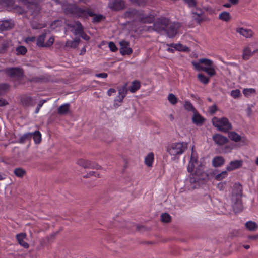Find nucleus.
Segmentation results:
<instances>
[{
  "instance_id": "f257e3e1",
  "label": "nucleus",
  "mask_w": 258,
  "mask_h": 258,
  "mask_svg": "<svg viewBox=\"0 0 258 258\" xmlns=\"http://www.w3.org/2000/svg\"><path fill=\"white\" fill-rule=\"evenodd\" d=\"M66 11L75 15L78 18H87L88 16L93 17L92 21L93 23L100 22L105 18L101 14H95L88 9H82L74 4L68 5L66 8Z\"/></svg>"
},
{
  "instance_id": "f03ea898",
  "label": "nucleus",
  "mask_w": 258,
  "mask_h": 258,
  "mask_svg": "<svg viewBox=\"0 0 258 258\" xmlns=\"http://www.w3.org/2000/svg\"><path fill=\"white\" fill-rule=\"evenodd\" d=\"M195 69L199 71H204L212 77L216 74V71L212 60L207 58H200L198 62L192 61Z\"/></svg>"
},
{
  "instance_id": "7ed1b4c3",
  "label": "nucleus",
  "mask_w": 258,
  "mask_h": 258,
  "mask_svg": "<svg viewBox=\"0 0 258 258\" xmlns=\"http://www.w3.org/2000/svg\"><path fill=\"white\" fill-rule=\"evenodd\" d=\"M187 149L186 142H175L169 144L166 148L167 152L173 156H180Z\"/></svg>"
},
{
  "instance_id": "20e7f679",
  "label": "nucleus",
  "mask_w": 258,
  "mask_h": 258,
  "mask_svg": "<svg viewBox=\"0 0 258 258\" xmlns=\"http://www.w3.org/2000/svg\"><path fill=\"white\" fill-rule=\"evenodd\" d=\"M213 125L219 131L227 133L232 129V124L226 117L218 118L214 117L212 119Z\"/></svg>"
},
{
  "instance_id": "39448f33",
  "label": "nucleus",
  "mask_w": 258,
  "mask_h": 258,
  "mask_svg": "<svg viewBox=\"0 0 258 258\" xmlns=\"http://www.w3.org/2000/svg\"><path fill=\"white\" fill-rule=\"evenodd\" d=\"M5 74L9 77L21 80L24 75L23 69L20 67L7 68L5 70Z\"/></svg>"
},
{
  "instance_id": "423d86ee",
  "label": "nucleus",
  "mask_w": 258,
  "mask_h": 258,
  "mask_svg": "<svg viewBox=\"0 0 258 258\" xmlns=\"http://www.w3.org/2000/svg\"><path fill=\"white\" fill-rule=\"evenodd\" d=\"M170 19L164 17H161L156 19L153 24V29L159 33L164 32Z\"/></svg>"
},
{
  "instance_id": "0eeeda50",
  "label": "nucleus",
  "mask_w": 258,
  "mask_h": 258,
  "mask_svg": "<svg viewBox=\"0 0 258 258\" xmlns=\"http://www.w3.org/2000/svg\"><path fill=\"white\" fill-rule=\"evenodd\" d=\"M181 26V25L180 23L171 22L170 21L164 33L169 38H173L177 34L178 30L180 28Z\"/></svg>"
},
{
  "instance_id": "6e6552de",
  "label": "nucleus",
  "mask_w": 258,
  "mask_h": 258,
  "mask_svg": "<svg viewBox=\"0 0 258 258\" xmlns=\"http://www.w3.org/2000/svg\"><path fill=\"white\" fill-rule=\"evenodd\" d=\"M108 7L112 11H119L125 8V3L123 0H111Z\"/></svg>"
},
{
  "instance_id": "1a4fd4ad",
  "label": "nucleus",
  "mask_w": 258,
  "mask_h": 258,
  "mask_svg": "<svg viewBox=\"0 0 258 258\" xmlns=\"http://www.w3.org/2000/svg\"><path fill=\"white\" fill-rule=\"evenodd\" d=\"M11 45V41L3 37L0 36V54L6 53Z\"/></svg>"
},
{
  "instance_id": "9d476101",
  "label": "nucleus",
  "mask_w": 258,
  "mask_h": 258,
  "mask_svg": "<svg viewBox=\"0 0 258 258\" xmlns=\"http://www.w3.org/2000/svg\"><path fill=\"white\" fill-rule=\"evenodd\" d=\"M10 86L6 83L0 84V96L5 95L9 90ZM8 104V102L4 99L0 98V106H4Z\"/></svg>"
},
{
  "instance_id": "9b49d317",
  "label": "nucleus",
  "mask_w": 258,
  "mask_h": 258,
  "mask_svg": "<svg viewBox=\"0 0 258 258\" xmlns=\"http://www.w3.org/2000/svg\"><path fill=\"white\" fill-rule=\"evenodd\" d=\"M242 195V185L239 183H235L232 189V200H234V198H241Z\"/></svg>"
},
{
  "instance_id": "f8f14e48",
  "label": "nucleus",
  "mask_w": 258,
  "mask_h": 258,
  "mask_svg": "<svg viewBox=\"0 0 258 258\" xmlns=\"http://www.w3.org/2000/svg\"><path fill=\"white\" fill-rule=\"evenodd\" d=\"M213 140L218 146H223L227 144L228 139L227 137L221 135L220 134H216L213 136Z\"/></svg>"
},
{
  "instance_id": "ddd939ff",
  "label": "nucleus",
  "mask_w": 258,
  "mask_h": 258,
  "mask_svg": "<svg viewBox=\"0 0 258 258\" xmlns=\"http://www.w3.org/2000/svg\"><path fill=\"white\" fill-rule=\"evenodd\" d=\"M155 20V17L153 14H150L145 15L142 12L139 15V20L142 23L151 24Z\"/></svg>"
},
{
  "instance_id": "4468645a",
  "label": "nucleus",
  "mask_w": 258,
  "mask_h": 258,
  "mask_svg": "<svg viewBox=\"0 0 258 258\" xmlns=\"http://www.w3.org/2000/svg\"><path fill=\"white\" fill-rule=\"evenodd\" d=\"M243 164L242 160H236L231 161L226 167V170L228 171H231L240 168Z\"/></svg>"
},
{
  "instance_id": "2eb2a0df",
  "label": "nucleus",
  "mask_w": 258,
  "mask_h": 258,
  "mask_svg": "<svg viewBox=\"0 0 258 258\" xmlns=\"http://www.w3.org/2000/svg\"><path fill=\"white\" fill-rule=\"evenodd\" d=\"M77 163L79 165L83 167L84 168H96L99 169V166L97 164L91 163L88 160L84 159H80Z\"/></svg>"
},
{
  "instance_id": "dca6fc26",
  "label": "nucleus",
  "mask_w": 258,
  "mask_h": 258,
  "mask_svg": "<svg viewBox=\"0 0 258 258\" xmlns=\"http://www.w3.org/2000/svg\"><path fill=\"white\" fill-rule=\"evenodd\" d=\"M233 202L232 208L235 213H239L243 210L241 198H234Z\"/></svg>"
},
{
  "instance_id": "f3484780",
  "label": "nucleus",
  "mask_w": 258,
  "mask_h": 258,
  "mask_svg": "<svg viewBox=\"0 0 258 258\" xmlns=\"http://www.w3.org/2000/svg\"><path fill=\"white\" fill-rule=\"evenodd\" d=\"M14 26L13 22L12 20H3L0 21V30L6 31L12 29Z\"/></svg>"
},
{
  "instance_id": "a211bd4d",
  "label": "nucleus",
  "mask_w": 258,
  "mask_h": 258,
  "mask_svg": "<svg viewBox=\"0 0 258 258\" xmlns=\"http://www.w3.org/2000/svg\"><path fill=\"white\" fill-rule=\"evenodd\" d=\"M70 27L74 29V34L75 35H80L84 32L83 27L79 21L75 22V24L70 25Z\"/></svg>"
},
{
  "instance_id": "6ab92c4d",
  "label": "nucleus",
  "mask_w": 258,
  "mask_h": 258,
  "mask_svg": "<svg viewBox=\"0 0 258 258\" xmlns=\"http://www.w3.org/2000/svg\"><path fill=\"white\" fill-rule=\"evenodd\" d=\"M26 235L25 233H21L17 234L16 239L20 245L25 248H28L29 247V244L24 240L26 238Z\"/></svg>"
},
{
  "instance_id": "aec40b11",
  "label": "nucleus",
  "mask_w": 258,
  "mask_h": 258,
  "mask_svg": "<svg viewBox=\"0 0 258 258\" xmlns=\"http://www.w3.org/2000/svg\"><path fill=\"white\" fill-rule=\"evenodd\" d=\"M23 4L28 5V8H35L37 10H39L38 3L41 0H20Z\"/></svg>"
},
{
  "instance_id": "412c9836",
  "label": "nucleus",
  "mask_w": 258,
  "mask_h": 258,
  "mask_svg": "<svg viewBox=\"0 0 258 258\" xmlns=\"http://www.w3.org/2000/svg\"><path fill=\"white\" fill-rule=\"evenodd\" d=\"M192 122L197 126H201L205 121V118L199 113L195 112L192 118Z\"/></svg>"
},
{
  "instance_id": "4be33fe9",
  "label": "nucleus",
  "mask_w": 258,
  "mask_h": 258,
  "mask_svg": "<svg viewBox=\"0 0 258 258\" xmlns=\"http://www.w3.org/2000/svg\"><path fill=\"white\" fill-rule=\"evenodd\" d=\"M169 46L174 48L176 50L181 52H188L189 48L186 46L183 45L180 43H171L168 45Z\"/></svg>"
},
{
  "instance_id": "5701e85b",
  "label": "nucleus",
  "mask_w": 258,
  "mask_h": 258,
  "mask_svg": "<svg viewBox=\"0 0 258 258\" xmlns=\"http://www.w3.org/2000/svg\"><path fill=\"white\" fill-rule=\"evenodd\" d=\"M236 32L246 38H250L253 35V32L251 30L243 28H238L236 29Z\"/></svg>"
},
{
  "instance_id": "b1692460",
  "label": "nucleus",
  "mask_w": 258,
  "mask_h": 258,
  "mask_svg": "<svg viewBox=\"0 0 258 258\" xmlns=\"http://www.w3.org/2000/svg\"><path fill=\"white\" fill-rule=\"evenodd\" d=\"M225 163L224 158L221 156H218L213 158L212 160V165L215 167H218L222 166Z\"/></svg>"
},
{
  "instance_id": "393cba45",
  "label": "nucleus",
  "mask_w": 258,
  "mask_h": 258,
  "mask_svg": "<svg viewBox=\"0 0 258 258\" xmlns=\"http://www.w3.org/2000/svg\"><path fill=\"white\" fill-rule=\"evenodd\" d=\"M141 87V82L138 80H134L131 85L128 88V91L131 93H135L140 89Z\"/></svg>"
},
{
  "instance_id": "a878e982",
  "label": "nucleus",
  "mask_w": 258,
  "mask_h": 258,
  "mask_svg": "<svg viewBox=\"0 0 258 258\" xmlns=\"http://www.w3.org/2000/svg\"><path fill=\"white\" fill-rule=\"evenodd\" d=\"M80 42V39L79 37H76L73 41L68 40L66 43V46L76 48L78 47Z\"/></svg>"
},
{
  "instance_id": "bb28decb",
  "label": "nucleus",
  "mask_w": 258,
  "mask_h": 258,
  "mask_svg": "<svg viewBox=\"0 0 258 258\" xmlns=\"http://www.w3.org/2000/svg\"><path fill=\"white\" fill-rule=\"evenodd\" d=\"M154 161V154L153 152L149 153L145 158V164L148 167H152Z\"/></svg>"
},
{
  "instance_id": "cd10ccee",
  "label": "nucleus",
  "mask_w": 258,
  "mask_h": 258,
  "mask_svg": "<svg viewBox=\"0 0 258 258\" xmlns=\"http://www.w3.org/2000/svg\"><path fill=\"white\" fill-rule=\"evenodd\" d=\"M70 109V104L66 103L61 105L58 108V113L60 115H64L68 113Z\"/></svg>"
},
{
  "instance_id": "c85d7f7f",
  "label": "nucleus",
  "mask_w": 258,
  "mask_h": 258,
  "mask_svg": "<svg viewBox=\"0 0 258 258\" xmlns=\"http://www.w3.org/2000/svg\"><path fill=\"white\" fill-rule=\"evenodd\" d=\"M256 51V50L252 51L249 47H245L243 50V59L245 60H248L249 57Z\"/></svg>"
},
{
  "instance_id": "c756f323",
  "label": "nucleus",
  "mask_w": 258,
  "mask_h": 258,
  "mask_svg": "<svg viewBox=\"0 0 258 258\" xmlns=\"http://www.w3.org/2000/svg\"><path fill=\"white\" fill-rule=\"evenodd\" d=\"M197 159L195 158L193 154H192L187 167V170L188 172L192 173L194 172V164L197 163Z\"/></svg>"
},
{
  "instance_id": "7c9ffc66",
  "label": "nucleus",
  "mask_w": 258,
  "mask_h": 258,
  "mask_svg": "<svg viewBox=\"0 0 258 258\" xmlns=\"http://www.w3.org/2000/svg\"><path fill=\"white\" fill-rule=\"evenodd\" d=\"M228 137L230 140L235 142H238L241 140V137L234 131L230 132L228 133Z\"/></svg>"
},
{
  "instance_id": "2f4dec72",
  "label": "nucleus",
  "mask_w": 258,
  "mask_h": 258,
  "mask_svg": "<svg viewBox=\"0 0 258 258\" xmlns=\"http://www.w3.org/2000/svg\"><path fill=\"white\" fill-rule=\"evenodd\" d=\"M46 34L45 33L40 35L37 39V45L40 47H44V41L46 38Z\"/></svg>"
},
{
  "instance_id": "473e14b6",
  "label": "nucleus",
  "mask_w": 258,
  "mask_h": 258,
  "mask_svg": "<svg viewBox=\"0 0 258 258\" xmlns=\"http://www.w3.org/2000/svg\"><path fill=\"white\" fill-rule=\"evenodd\" d=\"M141 12V11H139L136 9H131L125 12V15L126 17H128L130 18L137 17L139 18Z\"/></svg>"
},
{
  "instance_id": "72a5a7b5",
  "label": "nucleus",
  "mask_w": 258,
  "mask_h": 258,
  "mask_svg": "<svg viewBox=\"0 0 258 258\" xmlns=\"http://www.w3.org/2000/svg\"><path fill=\"white\" fill-rule=\"evenodd\" d=\"M128 89L127 88V84L124 85L121 88H119L118 90V94L119 95H120V100H123V99L126 96Z\"/></svg>"
},
{
  "instance_id": "f704fd0d",
  "label": "nucleus",
  "mask_w": 258,
  "mask_h": 258,
  "mask_svg": "<svg viewBox=\"0 0 258 258\" xmlns=\"http://www.w3.org/2000/svg\"><path fill=\"white\" fill-rule=\"evenodd\" d=\"M231 16L228 12H223L219 14V19L223 21L228 22L231 19Z\"/></svg>"
},
{
  "instance_id": "c9c22d12",
  "label": "nucleus",
  "mask_w": 258,
  "mask_h": 258,
  "mask_svg": "<svg viewBox=\"0 0 258 258\" xmlns=\"http://www.w3.org/2000/svg\"><path fill=\"white\" fill-rule=\"evenodd\" d=\"M32 136V133H26L20 137L19 139V142L21 143H24L26 141L30 140Z\"/></svg>"
},
{
  "instance_id": "e433bc0d",
  "label": "nucleus",
  "mask_w": 258,
  "mask_h": 258,
  "mask_svg": "<svg viewBox=\"0 0 258 258\" xmlns=\"http://www.w3.org/2000/svg\"><path fill=\"white\" fill-rule=\"evenodd\" d=\"M245 227L249 231H255L257 228V225L255 222L249 221L245 223Z\"/></svg>"
},
{
  "instance_id": "4c0bfd02",
  "label": "nucleus",
  "mask_w": 258,
  "mask_h": 258,
  "mask_svg": "<svg viewBox=\"0 0 258 258\" xmlns=\"http://www.w3.org/2000/svg\"><path fill=\"white\" fill-rule=\"evenodd\" d=\"M17 55H24L27 52V48L24 46H19L16 49Z\"/></svg>"
},
{
  "instance_id": "58836bf2",
  "label": "nucleus",
  "mask_w": 258,
  "mask_h": 258,
  "mask_svg": "<svg viewBox=\"0 0 258 258\" xmlns=\"http://www.w3.org/2000/svg\"><path fill=\"white\" fill-rule=\"evenodd\" d=\"M22 102L23 104L26 106L31 105L33 102V99L30 96H25L22 98Z\"/></svg>"
},
{
  "instance_id": "ea45409f",
  "label": "nucleus",
  "mask_w": 258,
  "mask_h": 258,
  "mask_svg": "<svg viewBox=\"0 0 258 258\" xmlns=\"http://www.w3.org/2000/svg\"><path fill=\"white\" fill-rule=\"evenodd\" d=\"M33 134V139L35 143L39 144L41 141V133L39 131H35Z\"/></svg>"
},
{
  "instance_id": "a19ab883",
  "label": "nucleus",
  "mask_w": 258,
  "mask_h": 258,
  "mask_svg": "<svg viewBox=\"0 0 258 258\" xmlns=\"http://www.w3.org/2000/svg\"><path fill=\"white\" fill-rule=\"evenodd\" d=\"M14 173L18 177H22L26 174V171L21 168H17L14 170Z\"/></svg>"
},
{
  "instance_id": "79ce46f5",
  "label": "nucleus",
  "mask_w": 258,
  "mask_h": 258,
  "mask_svg": "<svg viewBox=\"0 0 258 258\" xmlns=\"http://www.w3.org/2000/svg\"><path fill=\"white\" fill-rule=\"evenodd\" d=\"M198 78L204 84H207L209 82V78L203 74H198Z\"/></svg>"
},
{
  "instance_id": "37998d69",
  "label": "nucleus",
  "mask_w": 258,
  "mask_h": 258,
  "mask_svg": "<svg viewBox=\"0 0 258 258\" xmlns=\"http://www.w3.org/2000/svg\"><path fill=\"white\" fill-rule=\"evenodd\" d=\"M184 107L185 110L188 111L194 112L196 111L195 107L191 102L189 101H185L184 105Z\"/></svg>"
},
{
  "instance_id": "c03bdc74",
  "label": "nucleus",
  "mask_w": 258,
  "mask_h": 258,
  "mask_svg": "<svg viewBox=\"0 0 258 258\" xmlns=\"http://www.w3.org/2000/svg\"><path fill=\"white\" fill-rule=\"evenodd\" d=\"M168 100L169 102L172 105H175L178 102V98L174 94L172 93H170L168 95Z\"/></svg>"
},
{
  "instance_id": "a18cd8bd",
  "label": "nucleus",
  "mask_w": 258,
  "mask_h": 258,
  "mask_svg": "<svg viewBox=\"0 0 258 258\" xmlns=\"http://www.w3.org/2000/svg\"><path fill=\"white\" fill-rule=\"evenodd\" d=\"M14 3V0H0V4L4 5L9 7H13Z\"/></svg>"
},
{
  "instance_id": "49530a36",
  "label": "nucleus",
  "mask_w": 258,
  "mask_h": 258,
  "mask_svg": "<svg viewBox=\"0 0 258 258\" xmlns=\"http://www.w3.org/2000/svg\"><path fill=\"white\" fill-rule=\"evenodd\" d=\"M228 175V173L226 171H222L221 173L217 174L215 176V179L218 181H220L226 177Z\"/></svg>"
},
{
  "instance_id": "de8ad7c7",
  "label": "nucleus",
  "mask_w": 258,
  "mask_h": 258,
  "mask_svg": "<svg viewBox=\"0 0 258 258\" xmlns=\"http://www.w3.org/2000/svg\"><path fill=\"white\" fill-rule=\"evenodd\" d=\"M161 218L162 221L163 222L168 223L171 220V216L166 213H163L161 216Z\"/></svg>"
},
{
  "instance_id": "09e8293b",
  "label": "nucleus",
  "mask_w": 258,
  "mask_h": 258,
  "mask_svg": "<svg viewBox=\"0 0 258 258\" xmlns=\"http://www.w3.org/2000/svg\"><path fill=\"white\" fill-rule=\"evenodd\" d=\"M120 52L122 55H130L133 53V50L131 48L127 47L123 49H120Z\"/></svg>"
},
{
  "instance_id": "8fccbe9b",
  "label": "nucleus",
  "mask_w": 258,
  "mask_h": 258,
  "mask_svg": "<svg viewBox=\"0 0 258 258\" xmlns=\"http://www.w3.org/2000/svg\"><path fill=\"white\" fill-rule=\"evenodd\" d=\"M184 3L186 4L190 8L195 7L197 6L196 0H183Z\"/></svg>"
},
{
  "instance_id": "3c124183",
  "label": "nucleus",
  "mask_w": 258,
  "mask_h": 258,
  "mask_svg": "<svg viewBox=\"0 0 258 258\" xmlns=\"http://www.w3.org/2000/svg\"><path fill=\"white\" fill-rule=\"evenodd\" d=\"M255 92V90L253 88L244 89L243 91L244 95L246 96H248L250 94Z\"/></svg>"
},
{
  "instance_id": "603ef678",
  "label": "nucleus",
  "mask_w": 258,
  "mask_h": 258,
  "mask_svg": "<svg viewBox=\"0 0 258 258\" xmlns=\"http://www.w3.org/2000/svg\"><path fill=\"white\" fill-rule=\"evenodd\" d=\"M240 95V91L239 89L232 90L231 92V96L234 99L237 98Z\"/></svg>"
},
{
  "instance_id": "864d4df0",
  "label": "nucleus",
  "mask_w": 258,
  "mask_h": 258,
  "mask_svg": "<svg viewBox=\"0 0 258 258\" xmlns=\"http://www.w3.org/2000/svg\"><path fill=\"white\" fill-rule=\"evenodd\" d=\"M109 48L113 52H115L117 50V48L113 42H110L108 44Z\"/></svg>"
},
{
  "instance_id": "5fc2aeb1",
  "label": "nucleus",
  "mask_w": 258,
  "mask_h": 258,
  "mask_svg": "<svg viewBox=\"0 0 258 258\" xmlns=\"http://www.w3.org/2000/svg\"><path fill=\"white\" fill-rule=\"evenodd\" d=\"M119 45L120 46V49H123L129 46L130 43L128 41L125 40H122L119 42Z\"/></svg>"
},
{
  "instance_id": "6e6d98bb",
  "label": "nucleus",
  "mask_w": 258,
  "mask_h": 258,
  "mask_svg": "<svg viewBox=\"0 0 258 258\" xmlns=\"http://www.w3.org/2000/svg\"><path fill=\"white\" fill-rule=\"evenodd\" d=\"M54 42V38L52 37L49 38V40L45 43L44 47H48L52 46Z\"/></svg>"
},
{
  "instance_id": "4d7b16f0",
  "label": "nucleus",
  "mask_w": 258,
  "mask_h": 258,
  "mask_svg": "<svg viewBox=\"0 0 258 258\" xmlns=\"http://www.w3.org/2000/svg\"><path fill=\"white\" fill-rule=\"evenodd\" d=\"M198 173L196 171L194 174L192 175V177L190 178V182L191 183H197L199 179V177H197V175Z\"/></svg>"
},
{
  "instance_id": "13d9d810",
  "label": "nucleus",
  "mask_w": 258,
  "mask_h": 258,
  "mask_svg": "<svg viewBox=\"0 0 258 258\" xmlns=\"http://www.w3.org/2000/svg\"><path fill=\"white\" fill-rule=\"evenodd\" d=\"M45 102H46V100H41V101L39 102V103L38 104V106L36 107V108L35 109V113L36 114H37L39 112V110H40V108H41V107L43 106V104Z\"/></svg>"
},
{
  "instance_id": "bf43d9fd",
  "label": "nucleus",
  "mask_w": 258,
  "mask_h": 258,
  "mask_svg": "<svg viewBox=\"0 0 258 258\" xmlns=\"http://www.w3.org/2000/svg\"><path fill=\"white\" fill-rule=\"evenodd\" d=\"M217 110V107L215 104H214L209 107V112L211 114H214L216 112Z\"/></svg>"
},
{
  "instance_id": "052dcab7",
  "label": "nucleus",
  "mask_w": 258,
  "mask_h": 258,
  "mask_svg": "<svg viewBox=\"0 0 258 258\" xmlns=\"http://www.w3.org/2000/svg\"><path fill=\"white\" fill-rule=\"evenodd\" d=\"M131 2L138 5H144L146 3L145 0H130Z\"/></svg>"
},
{
  "instance_id": "680f3d73",
  "label": "nucleus",
  "mask_w": 258,
  "mask_h": 258,
  "mask_svg": "<svg viewBox=\"0 0 258 258\" xmlns=\"http://www.w3.org/2000/svg\"><path fill=\"white\" fill-rule=\"evenodd\" d=\"M99 176V173H98L96 171H90L89 172L86 176H85L84 177H90L91 176H95L97 177Z\"/></svg>"
},
{
  "instance_id": "e2e57ef3",
  "label": "nucleus",
  "mask_w": 258,
  "mask_h": 258,
  "mask_svg": "<svg viewBox=\"0 0 258 258\" xmlns=\"http://www.w3.org/2000/svg\"><path fill=\"white\" fill-rule=\"evenodd\" d=\"M95 76L97 78H105L108 76V75L106 73H101L96 74L95 75Z\"/></svg>"
},
{
  "instance_id": "0e129e2a",
  "label": "nucleus",
  "mask_w": 258,
  "mask_h": 258,
  "mask_svg": "<svg viewBox=\"0 0 258 258\" xmlns=\"http://www.w3.org/2000/svg\"><path fill=\"white\" fill-rule=\"evenodd\" d=\"M192 13L195 15H197L198 18L196 19V21L198 23H200L202 21V19L201 18V13H198L197 12H193Z\"/></svg>"
},
{
  "instance_id": "69168bd1",
  "label": "nucleus",
  "mask_w": 258,
  "mask_h": 258,
  "mask_svg": "<svg viewBox=\"0 0 258 258\" xmlns=\"http://www.w3.org/2000/svg\"><path fill=\"white\" fill-rule=\"evenodd\" d=\"M36 38L35 36L28 37L26 39V42L27 43L33 42L35 41Z\"/></svg>"
},
{
  "instance_id": "338daca9",
  "label": "nucleus",
  "mask_w": 258,
  "mask_h": 258,
  "mask_svg": "<svg viewBox=\"0 0 258 258\" xmlns=\"http://www.w3.org/2000/svg\"><path fill=\"white\" fill-rule=\"evenodd\" d=\"M233 148L231 146L226 145L224 147V152L225 153L230 152L232 150Z\"/></svg>"
},
{
  "instance_id": "774afa93",
  "label": "nucleus",
  "mask_w": 258,
  "mask_h": 258,
  "mask_svg": "<svg viewBox=\"0 0 258 258\" xmlns=\"http://www.w3.org/2000/svg\"><path fill=\"white\" fill-rule=\"evenodd\" d=\"M42 81V78L38 77H33L31 81L34 82H40Z\"/></svg>"
}]
</instances>
